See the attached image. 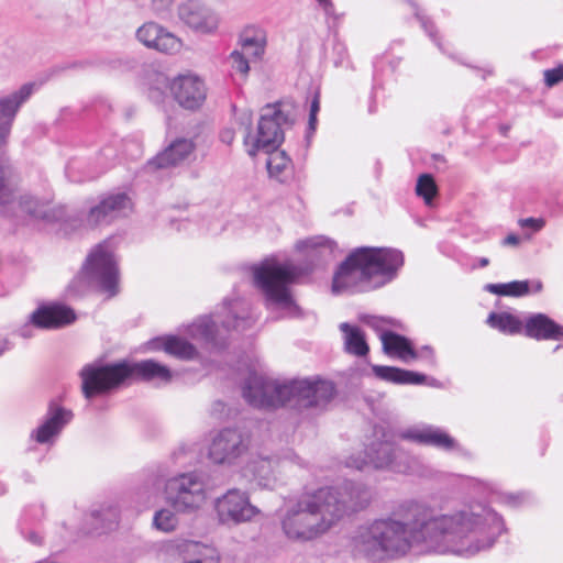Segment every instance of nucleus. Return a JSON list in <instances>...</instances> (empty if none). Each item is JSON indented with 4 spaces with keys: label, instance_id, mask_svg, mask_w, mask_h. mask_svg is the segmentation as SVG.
<instances>
[{
    "label": "nucleus",
    "instance_id": "obj_45",
    "mask_svg": "<svg viewBox=\"0 0 563 563\" xmlns=\"http://www.w3.org/2000/svg\"><path fill=\"white\" fill-rule=\"evenodd\" d=\"M416 353H418V358L426 361L430 366L435 365L434 352L430 346H422L420 350H416Z\"/></svg>",
    "mask_w": 563,
    "mask_h": 563
},
{
    "label": "nucleus",
    "instance_id": "obj_44",
    "mask_svg": "<svg viewBox=\"0 0 563 563\" xmlns=\"http://www.w3.org/2000/svg\"><path fill=\"white\" fill-rule=\"evenodd\" d=\"M416 16L420 20L421 26L429 34V36L437 43L438 47L444 52L442 45L437 41L433 23L427 20L426 18L421 16L419 12H416Z\"/></svg>",
    "mask_w": 563,
    "mask_h": 563
},
{
    "label": "nucleus",
    "instance_id": "obj_19",
    "mask_svg": "<svg viewBox=\"0 0 563 563\" xmlns=\"http://www.w3.org/2000/svg\"><path fill=\"white\" fill-rule=\"evenodd\" d=\"M34 91V84H24L18 90L0 97V146L5 144L14 119Z\"/></svg>",
    "mask_w": 563,
    "mask_h": 563
},
{
    "label": "nucleus",
    "instance_id": "obj_4",
    "mask_svg": "<svg viewBox=\"0 0 563 563\" xmlns=\"http://www.w3.org/2000/svg\"><path fill=\"white\" fill-rule=\"evenodd\" d=\"M334 393V385L329 380L305 378L280 384L257 374H251L243 386L244 399L256 408H322L333 398Z\"/></svg>",
    "mask_w": 563,
    "mask_h": 563
},
{
    "label": "nucleus",
    "instance_id": "obj_36",
    "mask_svg": "<svg viewBox=\"0 0 563 563\" xmlns=\"http://www.w3.org/2000/svg\"><path fill=\"white\" fill-rule=\"evenodd\" d=\"M416 194L423 198L426 205H431L433 198L438 194V187L431 175L422 174L419 176L416 185Z\"/></svg>",
    "mask_w": 563,
    "mask_h": 563
},
{
    "label": "nucleus",
    "instance_id": "obj_56",
    "mask_svg": "<svg viewBox=\"0 0 563 563\" xmlns=\"http://www.w3.org/2000/svg\"><path fill=\"white\" fill-rule=\"evenodd\" d=\"M2 353V351H0V354Z\"/></svg>",
    "mask_w": 563,
    "mask_h": 563
},
{
    "label": "nucleus",
    "instance_id": "obj_7",
    "mask_svg": "<svg viewBox=\"0 0 563 563\" xmlns=\"http://www.w3.org/2000/svg\"><path fill=\"white\" fill-rule=\"evenodd\" d=\"M303 272L290 262L280 263L267 258L253 268V278L257 288L264 294L268 305L292 310L297 306L289 290Z\"/></svg>",
    "mask_w": 563,
    "mask_h": 563
},
{
    "label": "nucleus",
    "instance_id": "obj_42",
    "mask_svg": "<svg viewBox=\"0 0 563 563\" xmlns=\"http://www.w3.org/2000/svg\"><path fill=\"white\" fill-rule=\"evenodd\" d=\"M563 79V68H552L544 71V80L549 87H552Z\"/></svg>",
    "mask_w": 563,
    "mask_h": 563
},
{
    "label": "nucleus",
    "instance_id": "obj_28",
    "mask_svg": "<svg viewBox=\"0 0 563 563\" xmlns=\"http://www.w3.org/2000/svg\"><path fill=\"white\" fill-rule=\"evenodd\" d=\"M296 247L299 251L306 252L308 257L320 262H328L334 257L336 243L324 236H313L298 241Z\"/></svg>",
    "mask_w": 563,
    "mask_h": 563
},
{
    "label": "nucleus",
    "instance_id": "obj_11",
    "mask_svg": "<svg viewBox=\"0 0 563 563\" xmlns=\"http://www.w3.org/2000/svg\"><path fill=\"white\" fill-rule=\"evenodd\" d=\"M166 498L175 510L189 512L199 509L206 501V483L196 472L179 474L165 485Z\"/></svg>",
    "mask_w": 563,
    "mask_h": 563
},
{
    "label": "nucleus",
    "instance_id": "obj_35",
    "mask_svg": "<svg viewBox=\"0 0 563 563\" xmlns=\"http://www.w3.org/2000/svg\"><path fill=\"white\" fill-rule=\"evenodd\" d=\"M12 169L7 159L0 158V205L13 202Z\"/></svg>",
    "mask_w": 563,
    "mask_h": 563
},
{
    "label": "nucleus",
    "instance_id": "obj_34",
    "mask_svg": "<svg viewBox=\"0 0 563 563\" xmlns=\"http://www.w3.org/2000/svg\"><path fill=\"white\" fill-rule=\"evenodd\" d=\"M154 36L155 37L153 38V42L155 43L153 44V49H156L161 53L176 54L180 52L183 47L181 40L163 26L161 34Z\"/></svg>",
    "mask_w": 563,
    "mask_h": 563
},
{
    "label": "nucleus",
    "instance_id": "obj_51",
    "mask_svg": "<svg viewBox=\"0 0 563 563\" xmlns=\"http://www.w3.org/2000/svg\"><path fill=\"white\" fill-rule=\"evenodd\" d=\"M317 125V114L309 113L308 129L310 132H314Z\"/></svg>",
    "mask_w": 563,
    "mask_h": 563
},
{
    "label": "nucleus",
    "instance_id": "obj_14",
    "mask_svg": "<svg viewBox=\"0 0 563 563\" xmlns=\"http://www.w3.org/2000/svg\"><path fill=\"white\" fill-rule=\"evenodd\" d=\"M247 450V437L238 429L225 428L213 437L208 456L214 464L232 465Z\"/></svg>",
    "mask_w": 563,
    "mask_h": 563
},
{
    "label": "nucleus",
    "instance_id": "obj_29",
    "mask_svg": "<svg viewBox=\"0 0 563 563\" xmlns=\"http://www.w3.org/2000/svg\"><path fill=\"white\" fill-rule=\"evenodd\" d=\"M151 344L154 350L163 349L166 353L183 360H192L197 355L196 347L178 336L156 339Z\"/></svg>",
    "mask_w": 563,
    "mask_h": 563
},
{
    "label": "nucleus",
    "instance_id": "obj_31",
    "mask_svg": "<svg viewBox=\"0 0 563 563\" xmlns=\"http://www.w3.org/2000/svg\"><path fill=\"white\" fill-rule=\"evenodd\" d=\"M267 153L269 156L266 165L269 175L277 178L279 181H285L287 172L290 169V158L284 151L273 150Z\"/></svg>",
    "mask_w": 563,
    "mask_h": 563
},
{
    "label": "nucleus",
    "instance_id": "obj_10",
    "mask_svg": "<svg viewBox=\"0 0 563 563\" xmlns=\"http://www.w3.org/2000/svg\"><path fill=\"white\" fill-rule=\"evenodd\" d=\"M290 123V118L279 107L267 104L263 108L255 136L249 131L244 137L247 154L255 156L262 150H277L284 141V125Z\"/></svg>",
    "mask_w": 563,
    "mask_h": 563
},
{
    "label": "nucleus",
    "instance_id": "obj_23",
    "mask_svg": "<svg viewBox=\"0 0 563 563\" xmlns=\"http://www.w3.org/2000/svg\"><path fill=\"white\" fill-rule=\"evenodd\" d=\"M525 333L537 340H561L563 339V327L548 316L537 313L527 319Z\"/></svg>",
    "mask_w": 563,
    "mask_h": 563
},
{
    "label": "nucleus",
    "instance_id": "obj_43",
    "mask_svg": "<svg viewBox=\"0 0 563 563\" xmlns=\"http://www.w3.org/2000/svg\"><path fill=\"white\" fill-rule=\"evenodd\" d=\"M518 223L521 228H530L534 232L540 231L545 224L544 220L541 218H539V219H536V218L520 219L518 221Z\"/></svg>",
    "mask_w": 563,
    "mask_h": 563
},
{
    "label": "nucleus",
    "instance_id": "obj_47",
    "mask_svg": "<svg viewBox=\"0 0 563 563\" xmlns=\"http://www.w3.org/2000/svg\"><path fill=\"white\" fill-rule=\"evenodd\" d=\"M322 8L323 12L331 16L334 14V4L331 0H316Z\"/></svg>",
    "mask_w": 563,
    "mask_h": 563
},
{
    "label": "nucleus",
    "instance_id": "obj_30",
    "mask_svg": "<svg viewBox=\"0 0 563 563\" xmlns=\"http://www.w3.org/2000/svg\"><path fill=\"white\" fill-rule=\"evenodd\" d=\"M340 330L344 334V346L347 353L356 356H365L368 353L365 334L358 327L343 322L340 324Z\"/></svg>",
    "mask_w": 563,
    "mask_h": 563
},
{
    "label": "nucleus",
    "instance_id": "obj_49",
    "mask_svg": "<svg viewBox=\"0 0 563 563\" xmlns=\"http://www.w3.org/2000/svg\"><path fill=\"white\" fill-rule=\"evenodd\" d=\"M234 140V132L232 130H224L221 132V141L225 144H231Z\"/></svg>",
    "mask_w": 563,
    "mask_h": 563
},
{
    "label": "nucleus",
    "instance_id": "obj_22",
    "mask_svg": "<svg viewBox=\"0 0 563 563\" xmlns=\"http://www.w3.org/2000/svg\"><path fill=\"white\" fill-rule=\"evenodd\" d=\"M195 144L188 139H177L162 153L147 163L151 170L176 166L186 161L194 152Z\"/></svg>",
    "mask_w": 563,
    "mask_h": 563
},
{
    "label": "nucleus",
    "instance_id": "obj_46",
    "mask_svg": "<svg viewBox=\"0 0 563 563\" xmlns=\"http://www.w3.org/2000/svg\"><path fill=\"white\" fill-rule=\"evenodd\" d=\"M92 516L100 518L102 521L108 520L109 525L104 526V528H110L111 523H114L118 520V511L115 508H110L107 514H103V511H95Z\"/></svg>",
    "mask_w": 563,
    "mask_h": 563
},
{
    "label": "nucleus",
    "instance_id": "obj_41",
    "mask_svg": "<svg viewBox=\"0 0 563 563\" xmlns=\"http://www.w3.org/2000/svg\"><path fill=\"white\" fill-rule=\"evenodd\" d=\"M173 0H152V10L158 15V16H166L172 8Z\"/></svg>",
    "mask_w": 563,
    "mask_h": 563
},
{
    "label": "nucleus",
    "instance_id": "obj_15",
    "mask_svg": "<svg viewBox=\"0 0 563 563\" xmlns=\"http://www.w3.org/2000/svg\"><path fill=\"white\" fill-rule=\"evenodd\" d=\"M169 88L179 106L188 110L200 108L207 97L203 79L192 73L178 75L172 80Z\"/></svg>",
    "mask_w": 563,
    "mask_h": 563
},
{
    "label": "nucleus",
    "instance_id": "obj_1",
    "mask_svg": "<svg viewBox=\"0 0 563 563\" xmlns=\"http://www.w3.org/2000/svg\"><path fill=\"white\" fill-rule=\"evenodd\" d=\"M503 530V518L482 503L441 512L428 504L406 500L387 517L358 527L351 549L371 560L409 553L473 556L490 549Z\"/></svg>",
    "mask_w": 563,
    "mask_h": 563
},
{
    "label": "nucleus",
    "instance_id": "obj_38",
    "mask_svg": "<svg viewBox=\"0 0 563 563\" xmlns=\"http://www.w3.org/2000/svg\"><path fill=\"white\" fill-rule=\"evenodd\" d=\"M154 526L164 532L173 531L177 526V517L173 511L162 509L154 516Z\"/></svg>",
    "mask_w": 563,
    "mask_h": 563
},
{
    "label": "nucleus",
    "instance_id": "obj_55",
    "mask_svg": "<svg viewBox=\"0 0 563 563\" xmlns=\"http://www.w3.org/2000/svg\"><path fill=\"white\" fill-rule=\"evenodd\" d=\"M541 287H542L541 283H538L537 284V290L539 291L541 289Z\"/></svg>",
    "mask_w": 563,
    "mask_h": 563
},
{
    "label": "nucleus",
    "instance_id": "obj_8",
    "mask_svg": "<svg viewBox=\"0 0 563 563\" xmlns=\"http://www.w3.org/2000/svg\"><path fill=\"white\" fill-rule=\"evenodd\" d=\"M78 279L96 284L110 296L118 292L119 268L110 242L104 241L91 250Z\"/></svg>",
    "mask_w": 563,
    "mask_h": 563
},
{
    "label": "nucleus",
    "instance_id": "obj_25",
    "mask_svg": "<svg viewBox=\"0 0 563 563\" xmlns=\"http://www.w3.org/2000/svg\"><path fill=\"white\" fill-rule=\"evenodd\" d=\"M380 340L386 354L395 355L405 363L418 360V353H416V350L407 338L387 331L382 333Z\"/></svg>",
    "mask_w": 563,
    "mask_h": 563
},
{
    "label": "nucleus",
    "instance_id": "obj_9",
    "mask_svg": "<svg viewBox=\"0 0 563 563\" xmlns=\"http://www.w3.org/2000/svg\"><path fill=\"white\" fill-rule=\"evenodd\" d=\"M410 465V455L389 440L373 441L365 450L364 456L351 455L346 460V466L358 471L371 466L375 470H387L405 473Z\"/></svg>",
    "mask_w": 563,
    "mask_h": 563
},
{
    "label": "nucleus",
    "instance_id": "obj_13",
    "mask_svg": "<svg viewBox=\"0 0 563 563\" xmlns=\"http://www.w3.org/2000/svg\"><path fill=\"white\" fill-rule=\"evenodd\" d=\"M214 509L223 525L247 522L260 512L258 508L251 504L247 493L236 488L229 489L217 498Z\"/></svg>",
    "mask_w": 563,
    "mask_h": 563
},
{
    "label": "nucleus",
    "instance_id": "obj_20",
    "mask_svg": "<svg viewBox=\"0 0 563 563\" xmlns=\"http://www.w3.org/2000/svg\"><path fill=\"white\" fill-rule=\"evenodd\" d=\"M399 438L444 451L457 450L460 446L457 441L448 432L431 424L406 429L399 433Z\"/></svg>",
    "mask_w": 563,
    "mask_h": 563
},
{
    "label": "nucleus",
    "instance_id": "obj_24",
    "mask_svg": "<svg viewBox=\"0 0 563 563\" xmlns=\"http://www.w3.org/2000/svg\"><path fill=\"white\" fill-rule=\"evenodd\" d=\"M19 217H30L35 220H44L46 222H57L64 217L63 208H54L40 203L31 197H23L18 201Z\"/></svg>",
    "mask_w": 563,
    "mask_h": 563
},
{
    "label": "nucleus",
    "instance_id": "obj_37",
    "mask_svg": "<svg viewBox=\"0 0 563 563\" xmlns=\"http://www.w3.org/2000/svg\"><path fill=\"white\" fill-rule=\"evenodd\" d=\"M162 26L155 22H147L140 26L136 31V38L146 47L153 48L154 35L161 34Z\"/></svg>",
    "mask_w": 563,
    "mask_h": 563
},
{
    "label": "nucleus",
    "instance_id": "obj_33",
    "mask_svg": "<svg viewBox=\"0 0 563 563\" xmlns=\"http://www.w3.org/2000/svg\"><path fill=\"white\" fill-rule=\"evenodd\" d=\"M485 289L499 296L521 297L529 292L528 280H515L507 284H487Z\"/></svg>",
    "mask_w": 563,
    "mask_h": 563
},
{
    "label": "nucleus",
    "instance_id": "obj_53",
    "mask_svg": "<svg viewBox=\"0 0 563 563\" xmlns=\"http://www.w3.org/2000/svg\"><path fill=\"white\" fill-rule=\"evenodd\" d=\"M489 264V260L487 257H481L479 258V266L486 267Z\"/></svg>",
    "mask_w": 563,
    "mask_h": 563
},
{
    "label": "nucleus",
    "instance_id": "obj_3",
    "mask_svg": "<svg viewBox=\"0 0 563 563\" xmlns=\"http://www.w3.org/2000/svg\"><path fill=\"white\" fill-rule=\"evenodd\" d=\"M405 258L393 247H356L338 267L332 283L334 292H364L384 287L393 282Z\"/></svg>",
    "mask_w": 563,
    "mask_h": 563
},
{
    "label": "nucleus",
    "instance_id": "obj_27",
    "mask_svg": "<svg viewBox=\"0 0 563 563\" xmlns=\"http://www.w3.org/2000/svg\"><path fill=\"white\" fill-rule=\"evenodd\" d=\"M240 44L243 53L254 59H260L265 53L267 34L263 27L256 25L246 26L240 35Z\"/></svg>",
    "mask_w": 563,
    "mask_h": 563
},
{
    "label": "nucleus",
    "instance_id": "obj_52",
    "mask_svg": "<svg viewBox=\"0 0 563 563\" xmlns=\"http://www.w3.org/2000/svg\"><path fill=\"white\" fill-rule=\"evenodd\" d=\"M27 540L33 544H41V538L35 532H30L27 536Z\"/></svg>",
    "mask_w": 563,
    "mask_h": 563
},
{
    "label": "nucleus",
    "instance_id": "obj_40",
    "mask_svg": "<svg viewBox=\"0 0 563 563\" xmlns=\"http://www.w3.org/2000/svg\"><path fill=\"white\" fill-rule=\"evenodd\" d=\"M500 503L510 506L518 507L529 500V496L526 493H500Z\"/></svg>",
    "mask_w": 563,
    "mask_h": 563
},
{
    "label": "nucleus",
    "instance_id": "obj_48",
    "mask_svg": "<svg viewBox=\"0 0 563 563\" xmlns=\"http://www.w3.org/2000/svg\"><path fill=\"white\" fill-rule=\"evenodd\" d=\"M519 243H520V238L516 234H508L503 241V245H506V246H517V245H519Z\"/></svg>",
    "mask_w": 563,
    "mask_h": 563
},
{
    "label": "nucleus",
    "instance_id": "obj_18",
    "mask_svg": "<svg viewBox=\"0 0 563 563\" xmlns=\"http://www.w3.org/2000/svg\"><path fill=\"white\" fill-rule=\"evenodd\" d=\"M131 210L132 201L128 195H110L89 210L87 223L90 227L109 224L118 218L128 216Z\"/></svg>",
    "mask_w": 563,
    "mask_h": 563
},
{
    "label": "nucleus",
    "instance_id": "obj_50",
    "mask_svg": "<svg viewBox=\"0 0 563 563\" xmlns=\"http://www.w3.org/2000/svg\"><path fill=\"white\" fill-rule=\"evenodd\" d=\"M319 110H320V100H319V96L316 95L310 104V114H318Z\"/></svg>",
    "mask_w": 563,
    "mask_h": 563
},
{
    "label": "nucleus",
    "instance_id": "obj_21",
    "mask_svg": "<svg viewBox=\"0 0 563 563\" xmlns=\"http://www.w3.org/2000/svg\"><path fill=\"white\" fill-rule=\"evenodd\" d=\"M75 319V312L63 305L40 307L31 314V322L42 329H58L70 324Z\"/></svg>",
    "mask_w": 563,
    "mask_h": 563
},
{
    "label": "nucleus",
    "instance_id": "obj_16",
    "mask_svg": "<svg viewBox=\"0 0 563 563\" xmlns=\"http://www.w3.org/2000/svg\"><path fill=\"white\" fill-rule=\"evenodd\" d=\"M73 412L52 401L37 428L32 430L30 438L38 444H54L63 429L71 421Z\"/></svg>",
    "mask_w": 563,
    "mask_h": 563
},
{
    "label": "nucleus",
    "instance_id": "obj_26",
    "mask_svg": "<svg viewBox=\"0 0 563 563\" xmlns=\"http://www.w3.org/2000/svg\"><path fill=\"white\" fill-rule=\"evenodd\" d=\"M372 371L377 378L394 384L421 385L427 382L426 375L399 367L373 365Z\"/></svg>",
    "mask_w": 563,
    "mask_h": 563
},
{
    "label": "nucleus",
    "instance_id": "obj_12",
    "mask_svg": "<svg viewBox=\"0 0 563 563\" xmlns=\"http://www.w3.org/2000/svg\"><path fill=\"white\" fill-rule=\"evenodd\" d=\"M288 464L303 466L302 460L290 449L272 456H257L252 459L246 467V474L263 488H274L278 481L280 468Z\"/></svg>",
    "mask_w": 563,
    "mask_h": 563
},
{
    "label": "nucleus",
    "instance_id": "obj_39",
    "mask_svg": "<svg viewBox=\"0 0 563 563\" xmlns=\"http://www.w3.org/2000/svg\"><path fill=\"white\" fill-rule=\"evenodd\" d=\"M231 68L245 78L250 71V60L247 55L243 52L233 51L230 54Z\"/></svg>",
    "mask_w": 563,
    "mask_h": 563
},
{
    "label": "nucleus",
    "instance_id": "obj_2",
    "mask_svg": "<svg viewBox=\"0 0 563 563\" xmlns=\"http://www.w3.org/2000/svg\"><path fill=\"white\" fill-rule=\"evenodd\" d=\"M371 493L363 484L345 482L301 495L287 505L282 528L287 538L310 541L328 532L349 511L364 508Z\"/></svg>",
    "mask_w": 563,
    "mask_h": 563
},
{
    "label": "nucleus",
    "instance_id": "obj_32",
    "mask_svg": "<svg viewBox=\"0 0 563 563\" xmlns=\"http://www.w3.org/2000/svg\"><path fill=\"white\" fill-rule=\"evenodd\" d=\"M487 323L492 328L498 329L499 331L509 334L519 333L523 325L517 317L507 312H492L488 316Z\"/></svg>",
    "mask_w": 563,
    "mask_h": 563
},
{
    "label": "nucleus",
    "instance_id": "obj_54",
    "mask_svg": "<svg viewBox=\"0 0 563 563\" xmlns=\"http://www.w3.org/2000/svg\"><path fill=\"white\" fill-rule=\"evenodd\" d=\"M21 335L24 336V338H27L29 336V333L26 332V330H22L21 331Z\"/></svg>",
    "mask_w": 563,
    "mask_h": 563
},
{
    "label": "nucleus",
    "instance_id": "obj_5",
    "mask_svg": "<svg viewBox=\"0 0 563 563\" xmlns=\"http://www.w3.org/2000/svg\"><path fill=\"white\" fill-rule=\"evenodd\" d=\"M80 376L82 378V393L89 399L118 387L133 376L145 380L168 383L172 378V372L158 362L146 360L132 365L125 362L111 365L88 364L81 369Z\"/></svg>",
    "mask_w": 563,
    "mask_h": 563
},
{
    "label": "nucleus",
    "instance_id": "obj_6",
    "mask_svg": "<svg viewBox=\"0 0 563 563\" xmlns=\"http://www.w3.org/2000/svg\"><path fill=\"white\" fill-rule=\"evenodd\" d=\"M257 321L252 305L243 298L223 301L220 312L199 318L189 328V335L207 345L223 347L230 331H244Z\"/></svg>",
    "mask_w": 563,
    "mask_h": 563
},
{
    "label": "nucleus",
    "instance_id": "obj_17",
    "mask_svg": "<svg viewBox=\"0 0 563 563\" xmlns=\"http://www.w3.org/2000/svg\"><path fill=\"white\" fill-rule=\"evenodd\" d=\"M179 19L192 31L211 34L219 26L218 14L200 0H187L178 8Z\"/></svg>",
    "mask_w": 563,
    "mask_h": 563
}]
</instances>
